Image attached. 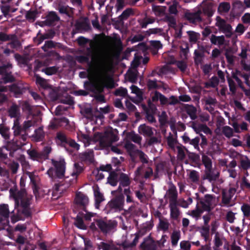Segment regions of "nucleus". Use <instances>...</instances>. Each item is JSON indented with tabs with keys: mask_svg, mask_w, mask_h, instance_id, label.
I'll use <instances>...</instances> for the list:
<instances>
[{
	"mask_svg": "<svg viewBox=\"0 0 250 250\" xmlns=\"http://www.w3.org/2000/svg\"><path fill=\"white\" fill-rule=\"evenodd\" d=\"M12 195L15 200V207L20 206L22 209V214L26 217L32 216L30 205L33 199V196L28 195L25 188H21L17 192L13 193Z\"/></svg>",
	"mask_w": 250,
	"mask_h": 250,
	"instance_id": "obj_1",
	"label": "nucleus"
},
{
	"mask_svg": "<svg viewBox=\"0 0 250 250\" xmlns=\"http://www.w3.org/2000/svg\"><path fill=\"white\" fill-rule=\"evenodd\" d=\"M94 137L95 141L99 142L100 146L103 148L110 146L113 143L119 140L117 134L112 130L105 131L104 133L96 132Z\"/></svg>",
	"mask_w": 250,
	"mask_h": 250,
	"instance_id": "obj_2",
	"label": "nucleus"
},
{
	"mask_svg": "<svg viewBox=\"0 0 250 250\" xmlns=\"http://www.w3.org/2000/svg\"><path fill=\"white\" fill-rule=\"evenodd\" d=\"M51 163L54 168L50 167L47 171V174L48 176L53 178L54 173L59 179H62L64 176L65 171L66 163L64 159H61L60 161H56L54 159L51 160Z\"/></svg>",
	"mask_w": 250,
	"mask_h": 250,
	"instance_id": "obj_3",
	"label": "nucleus"
},
{
	"mask_svg": "<svg viewBox=\"0 0 250 250\" xmlns=\"http://www.w3.org/2000/svg\"><path fill=\"white\" fill-rule=\"evenodd\" d=\"M94 221L98 229L105 234L110 232L117 226V222L115 220L96 219H94Z\"/></svg>",
	"mask_w": 250,
	"mask_h": 250,
	"instance_id": "obj_4",
	"label": "nucleus"
},
{
	"mask_svg": "<svg viewBox=\"0 0 250 250\" xmlns=\"http://www.w3.org/2000/svg\"><path fill=\"white\" fill-rule=\"evenodd\" d=\"M13 65L9 61L6 64L0 65V75L2 76V82L5 84L15 81V78L13 76L11 71Z\"/></svg>",
	"mask_w": 250,
	"mask_h": 250,
	"instance_id": "obj_5",
	"label": "nucleus"
},
{
	"mask_svg": "<svg viewBox=\"0 0 250 250\" xmlns=\"http://www.w3.org/2000/svg\"><path fill=\"white\" fill-rule=\"evenodd\" d=\"M80 52L83 55L76 56L77 61L80 63L90 64V58L93 57L94 53L93 50L91 47H87L85 50H80Z\"/></svg>",
	"mask_w": 250,
	"mask_h": 250,
	"instance_id": "obj_6",
	"label": "nucleus"
},
{
	"mask_svg": "<svg viewBox=\"0 0 250 250\" xmlns=\"http://www.w3.org/2000/svg\"><path fill=\"white\" fill-rule=\"evenodd\" d=\"M217 23L216 25L223 33L226 34L227 38H230L232 35V27L230 24L227 23L225 20L219 16L216 18Z\"/></svg>",
	"mask_w": 250,
	"mask_h": 250,
	"instance_id": "obj_7",
	"label": "nucleus"
},
{
	"mask_svg": "<svg viewBox=\"0 0 250 250\" xmlns=\"http://www.w3.org/2000/svg\"><path fill=\"white\" fill-rule=\"evenodd\" d=\"M60 20V18L55 11H50L47 13L45 16V20L42 21L39 24L41 26L44 25L48 26H53L56 24V22Z\"/></svg>",
	"mask_w": 250,
	"mask_h": 250,
	"instance_id": "obj_8",
	"label": "nucleus"
},
{
	"mask_svg": "<svg viewBox=\"0 0 250 250\" xmlns=\"http://www.w3.org/2000/svg\"><path fill=\"white\" fill-rule=\"evenodd\" d=\"M75 201L78 209L86 211V207L89 203V199L86 195L80 192L77 193Z\"/></svg>",
	"mask_w": 250,
	"mask_h": 250,
	"instance_id": "obj_9",
	"label": "nucleus"
},
{
	"mask_svg": "<svg viewBox=\"0 0 250 250\" xmlns=\"http://www.w3.org/2000/svg\"><path fill=\"white\" fill-rule=\"evenodd\" d=\"M198 10L201 11V14L203 13L209 18L213 16L215 11L213 2L208 0L203 1Z\"/></svg>",
	"mask_w": 250,
	"mask_h": 250,
	"instance_id": "obj_10",
	"label": "nucleus"
},
{
	"mask_svg": "<svg viewBox=\"0 0 250 250\" xmlns=\"http://www.w3.org/2000/svg\"><path fill=\"white\" fill-rule=\"evenodd\" d=\"M201 15V11L198 9L194 12H190L189 11L185 12L184 18L190 23L197 24L200 23L203 21Z\"/></svg>",
	"mask_w": 250,
	"mask_h": 250,
	"instance_id": "obj_11",
	"label": "nucleus"
},
{
	"mask_svg": "<svg viewBox=\"0 0 250 250\" xmlns=\"http://www.w3.org/2000/svg\"><path fill=\"white\" fill-rule=\"evenodd\" d=\"M124 203V196L123 195H120L108 202L107 207L109 208L110 210L114 209L116 210H121L123 208Z\"/></svg>",
	"mask_w": 250,
	"mask_h": 250,
	"instance_id": "obj_12",
	"label": "nucleus"
},
{
	"mask_svg": "<svg viewBox=\"0 0 250 250\" xmlns=\"http://www.w3.org/2000/svg\"><path fill=\"white\" fill-rule=\"evenodd\" d=\"M25 145V143L21 142V141L16 139L15 141L13 140L12 141H8L5 146L10 151L9 155L12 156V154L21 149Z\"/></svg>",
	"mask_w": 250,
	"mask_h": 250,
	"instance_id": "obj_13",
	"label": "nucleus"
},
{
	"mask_svg": "<svg viewBox=\"0 0 250 250\" xmlns=\"http://www.w3.org/2000/svg\"><path fill=\"white\" fill-rule=\"evenodd\" d=\"M140 248L143 250H156L157 244L155 241L150 235L144 238L143 242L140 245Z\"/></svg>",
	"mask_w": 250,
	"mask_h": 250,
	"instance_id": "obj_14",
	"label": "nucleus"
},
{
	"mask_svg": "<svg viewBox=\"0 0 250 250\" xmlns=\"http://www.w3.org/2000/svg\"><path fill=\"white\" fill-rule=\"evenodd\" d=\"M236 189L234 188H230L228 191L226 189H223L222 194V204L228 205L236 192Z\"/></svg>",
	"mask_w": 250,
	"mask_h": 250,
	"instance_id": "obj_15",
	"label": "nucleus"
},
{
	"mask_svg": "<svg viewBox=\"0 0 250 250\" xmlns=\"http://www.w3.org/2000/svg\"><path fill=\"white\" fill-rule=\"evenodd\" d=\"M56 9L61 15H65L69 18L73 17L74 14V8L69 7L68 5H64L59 4Z\"/></svg>",
	"mask_w": 250,
	"mask_h": 250,
	"instance_id": "obj_16",
	"label": "nucleus"
},
{
	"mask_svg": "<svg viewBox=\"0 0 250 250\" xmlns=\"http://www.w3.org/2000/svg\"><path fill=\"white\" fill-rule=\"evenodd\" d=\"M174 200L171 201L169 204V208L170 210V216L173 219H177L179 215L180 212L177 207L176 197L177 195H174Z\"/></svg>",
	"mask_w": 250,
	"mask_h": 250,
	"instance_id": "obj_17",
	"label": "nucleus"
},
{
	"mask_svg": "<svg viewBox=\"0 0 250 250\" xmlns=\"http://www.w3.org/2000/svg\"><path fill=\"white\" fill-rule=\"evenodd\" d=\"M84 87L86 90L90 91L92 92L93 94L95 91L99 92L102 90V89L99 85V83L89 81H87L84 82Z\"/></svg>",
	"mask_w": 250,
	"mask_h": 250,
	"instance_id": "obj_18",
	"label": "nucleus"
},
{
	"mask_svg": "<svg viewBox=\"0 0 250 250\" xmlns=\"http://www.w3.org/2000/svg\"><path fill=\"white\" fill-rule=\"evenodd\" d=\"M138 132L144 136L151 137L153 135L152 127L146 125L145 124L140 125L138 127Z\"/></svg>",
	"mask_w": 250,
	"mask_h": 250,
	"instance_id": "obj_19",
	"label": "nucleus"
},
{
	"mask_svg": "<svg viewBox=\"0 0 250 250\" xmlns=\"http://www.w3.org/2000/svg\"><path fill=\"white\" fill-rule=\"evenodd\" d=\"M76 30L82 32L83 31H87L90 29V24L85 20L83 21H77L75 24Z\"/></svg>",
	"mask_w": 250,
	"mask_h": 250,
	"instance_id": "obj_20",
	"label": "nucleus"
},
{
	"mask_svg": "<svg viewBox=\"0 0 250 250\" xmlns=\"http://www.w3.org/2000/svg\"><path fill=\"white\" fill-rule=\"evenodd\" d=\"M210 41L212 44L221 46L226 44L225 37L223 35L217 36L212 34L210 38Z\"/></svg>",
	"mask_w": 250,
	"mask_h": 250,
	"instance_id": "obj_21",
	"label": "nucleus"
},
{
	"mask_svg": "<svg viewBox=\"0 0 250 250\" xmlns=\"http://www.w3.org/2000/svg\"><path fill=\"white\" fill-rule=\"evenodd\" d=\"M27 152L30 158L33 161L42 162L43 160H44L41 152H38L35 149H29L27 150Z\"/></svg>",
	"mask_w": 250,
	"mask_h": 250,
	"instance_id": "obj_22",
	"label": "nucleus"
},
{
	"mask_svg": "<svg viewBox=\"0 0 250 250\" xmlns=\"http://www.w3.org/2000/svg\"><path fill=\"white\" fill-rule=\"evenodd\" d=\"M219 177V173L217 172V173H214L213 171L212 170V167L208 171V169L205 170V175L204 176L203 179L204 180L207 179L210 182L212 181H216Z\"/></svg>",
	"mask_w": 250,
	"mask_h": 250,
	"instance_id": "obj_23",
	"label": "nucleus"
},
{
	"mask_svg": "<svg viewBox=\"0 0 250 250\" xmlns=\"http://www.w3.org/2000/svg\"><path fill=\"white\" fill-rule=\"evenodd\" d=\"M118 181L120 183V186L123 187H128L131 184V181L128 175L123 172H121L119 174Z\"/></svg>",
	"mask_w": 250,
	"mask_h": 250,
	"instance_id": "obj_24",
	"label": "nucleus"
},
{
	"mask_svg": "<svg viewBox=\"0 0 250 250\" xmlns=\"http://www.w3.org/2000/svg\"><path fill=\"white\" fill-rule=\"evenodd\" d=\"M33 137L36 142H41L43 140L45 137V132L42 126H40L35 130Z\"/></svg>",
	"mask_w": 250,
	"mask_h": 250,
	"instance_id": "obj_25",
	"label": "nucleus"
},
{
	"mask_svg": "<svg viewBox=\"0 0 250 250\" xmlns=\"http://www.w3.org/2000/svg\"><path fill=\"white\" fill-rule=\"evenodd\" d=\"M8 112L11 118L18 119L20 114V108L17 104H13L8 109Z\"/></svg>",
	"mask_w": 250,
	"mask_h": 250,
	"instance_id": "obj_26",
	"label": "nucleus"
},
{
	"mask_svg": "<svg viewBox=\"0 0 250 250\" xmlns=\"http://www.w3.org/2000/svg\"><path fill=\"white\" fill-rule=\"evenodd\" d=\"M94 196L95 208H99L101 203L104 200L103 194L99 190V188H97V189H94Z\"/></svg>",
	"mask_w": 250,
	"mask_h": 250,
	"instance_id": "obj_27",
	"label": "nucleus"
},
{
	"mask_svg": "<svg viewBox=\"0 0 250 250\" xmlns=\"http://www.w3.org/2000/svg\"><path fill=\"white\" fill-rule=\"evenodd\" d=\"M185 109L187 114L189 116L191 120H195L197 118V109L192 105L185 104Z\"/></svg>",
	"mask_w": 250,
	"mask_h": 250,
	"instance_id": "obj_28",
	"label": "nucleus"
},
{
	"mask_svg": "<svg viewBox=\"0 0 250 250\" xmlns=\"http://www.w3.org/2000/svg\"><path fill=\"white\" fill-rule=\"evenodd\" d=\"M199 232L201 236L203 237L205 242L210 241L209 238V226H202L200 228Z\"/></svg>",
	"mask_w": 250,
	"mask_h": 250,
	"instance_id": "obj_29",
	"label": "nucleus"
},
{
	"mask_svg": "<svg viewBox=\"0 0 250 250\" xmlns=\"http://www.w3.org/2000/svg\"><path fill=\"white\" fill-rule=\"evenodd\" d=\"M14 129V135L15 137H18L21 134L23 133V131L22 127L20 125L19 121L18 119H15L14 121V125L13 126Z\"/></svg>",
	"mask_w": 250,
	"mask_h": 250,
	"instance_id": "obj_30",
	"label": "nucleus"
},
{
	"mask_svg": "<svg viewBox=\"0 0 250 250\" xmlns=\"http://www.w3.org/2000/svg\"><path fill=\"white\" fill-rule=\"evenodd\" d=\"M119 180V174L115 171L111 172L108 178V183L112 186H116Z\"/></svg>",
	"mask_w": 250,
	"mask_h": 250,
	"instance_id": "obj_31",
	"label": "nucleus"
},
{
	"mask_svg": "<svg viewBox=\"0 0 250 250\" xmlns=\"http://www.w3.org/2000/svg\"><path fill=\"white\" fill-rule=\"evenodd\" d=\"M238 167L243 170H247L250 168V160L247 156H245L244 158L241 159Z\"/></svg>",
	"mask_w": 250,
	"mask_h": 250,
	"instance_id": "obj_32",
	"label": "nucleus"
},
{
	"mask_svg": "<svg viewBox=\"0 0 250 250\" xmlns=\"http://www.w3.org/2000/svg\"><path fill=\"white\" fill-rule=\"evenodd\" d=\"M99 85L103 88V91H104V88L107 89H112L115 87V82L114 80L112 78H108L107 80L104 81V82L99 83Z\"/></svg>",
	"mask_w": 250,
	"mask_h": 250,
	"instance_id": "obj_33",
	"label": "nucleus"
},
{
	"mask_svg": "<svg viewBox=\"0 0 250 250\" xmlns=\"http://www.w3.org/2000/svg\"><path fill=\"white\" fill-rule=\"evenodd\" d=\"M80 157L83 161L92 163L94 160L93 151H90L88 152H85L81 153L80 155Z\"/></svg>",
	"mask_w": 250,
	"mask_h": 250,
	"instance_id": "obj_34",
	"label": "nucleus"
},
{
	"mask_svg": "<svg viewBox=\"0 0 250 250\" xmlns=\"http://www.w3.org/2000/svg\"><path fill=\"white\" fill-rule=\"evenodd\" d=\"M230 8V5L229 2H221L218 7V12L220 14L228 13Z\"/></svg>",
	"mask_w": 250,
	"mask_h": 250,
	"instance_id": "obj_35",
	"label": "nucleus"
},
{
	"mask_svg": "<svg viewBox=\"0 0 250 250\" xmlns=\"http://www.w3.org/2000/svg\"><path fill=\"white\" fill-rule=\"evenodd\" d=\"M232 49L231 48H227L225 53L227 62L230 65H233L234 63L235 56L232 55Z\"/></svg>",
	"mask_w": 250,
	"mask_h": 250,
	"instance_id": "obj_36",
	"label": "nucleus"
},
{
	"mask_svg": "<svg viewBox=\"0 0 250 250\" xmlns=\"http://www.w3.org/2000/svg\"><path fill=\"white\" fill-rule=\"evenodd\" d=\"M219 83L218 78L215 76H213L211 78L209 82H206L205 83V86L207 88L209 87L215 88L216 87Z\"/></svg>",
	"mask_w": 250,
	"mask_h": 250,
	"instance_id": "obj_37",
	"label": "nucleus"
},
{
	"mask_svg": "<svg viewBox=\"0 0 250 250\" xmlns=\"http://www.w3.org/2000/svg\"><path fill=\"white\" fill-rule=\"evenodd\" d=\"M202 161L206 170L208 169V171L212 167V161L210 158L206 155L203 152L202 153Z\"/></svg>",
	"mask_w": 250,
	"mask_h": 250,
	"instance_id": "obj_38",
	"label": "nucleus"
},
{
	"mask_svg": "<svg viewBox=\"0 0 250 250\" xmlns=\"http://www.w3.org/2000/svg\"><path fill=\"white\" fill-rule=\"evenodd\" d=\"M156 19L152 17L146 16L140 22V25L142 28H146L147 25L152 24L155 21Z\"/></svg>",
	"mask_w": 250,
	"mask_h": 250,
	"instance_id": "obj_39",
	"label": "nucleus"
},
{
	"mask_svg": "<svg viewBox=\"0 0 250 250\" xmlns=\"http://www.w3.org/2000/svg\"><path fill=\"white\" fill-rule=\"evenodd\" d=\"M81 114L87 119H91L93 117L92 109L90 106H84L80 111Z\"/></svg>",
	"mask_w": 250,
	"mask_h": 250,
	"instance_id": "obj_40",
	"label": "nucleus"
},
{
	"mask_svg": "<svg viewBox=\"0 0 250 250\" xmlns=\"http://www.w3.org/2000/svg\"><path fill=\"white\" fill-rule=\"evenodd\" d=\"M56 138L60 142L61 145L64 146L67 144L69 138H67L66 135L62 132L57 133Z\"/></svg>",
	"mask_w": 250,
	"mask_h": 250,
	"instance_id": "obj_41",
	"label": "nucleus"
},
{
	"mask_svg": "<svg viewBox=\"0 0 250 250\" xmlns=\"http://www.w3.org/2000/svg\"><path fill=\"white\" fill-rule=\"evenodd\" d=\"M83 215V213L79 212V214L77 215L75 218V225L77 227L80 229H84L85 228L83 218L81 216Z\"/></svg>",
	"mask_w": 250,
	"mask_h": 250,
	"instance_id": "obj_42",
	"label": "nucleus"
},
{
	"mask_svg": "<svg viewBox=\"0 0 250 250\" xmlns=\"http://www.w3.org/2000/svg\"><path fill=\"white\" fill-rule=\"evenodd\" d=\"M133 11L131 8H127L123 11L121 15L119 16V21L121 22L124 20H126L130 15H133Z\"/></svg>",
	"mask_w": 250,
	"mask_h": 250,
	"instance_id": "obj_43",
	"label": "nucleus"
},
{
	"mask_svg": "<svg viewBox=\"0 0 250 250\" xmlns=\"http://www.w3.org/2000/svg\"><path fill=\"white\" fill-rule=\"evenodd\" d=\"M166 9V7L157 5H153L152 8V11L156 16H162L165 15Z\"/></svg>",
	"mask_w": 250,
	"mask_h": 250,
	"instance_id": "obj_44",
	"label": "nucleus"
},
{
	"mask_svg": "<svg viewBox=\"0 0 250 250\" xmlns=\"http://www.w3.org/2000/svg\"><path fill=\"white\" fill-rule=\"evenodd\" d=\"M36 82L37 84L44 89H47L50 87L46 80L39 75L36 76Z\"/></svg>",
	"mask_w": 250,
	"mask_h": 250,
	"instance_id": "obj_45",
	"label": "nucleus"
},
{
	"mask_svg": "<svg viewBox=\"0 0 250 250\" xmlns=\"http://www.w3.org/2000/svg\"><path fill=\"white\" fill-rule=\"evenodd\" d=\"M102 90L99 92L95 91L91 96L93 97L96 101L100 103H105V99L104 96L102 94L104 92L103 88L101 87Z\"/></svg>",
	"mask_w": 250,
	"mask_h": 250,
	"instance_id": "obj_46",
	"label": "nucleus"
},
{
	"mask_svg": "<svg viewBox=\"0 0 250 250\" xmlns=\"http://www.w3.org/2000/svg\"><path fill=\"white\" fill-rule=\"evenodd\" d=\"M83 170L82 166L78 163H75L74 165V170L71 175L73 177H75L76 179L77 176L82 173Z\"/></svg>",
	"mask_w": 250,
	"mask_h": 250,
	"instance_id": "obj_47",
	"label": "nucleus"
},
{
	"mask_svg": "<svg viewBox=\"0 0 250 250\" xmlns=\"http://www.w3.org/2000/svg\"><path fill=\"white\" fill-rule=\"evenodd\" d=\"M180 237L181 234L179 231H173L171 235V244L172 246L175 247L177 245Z\"/></svg>",
	"mask_w": 250,
	"mask_h": 250,
	"instance_id": "obj_48",
	"label": "nucleus"
},
{
	"mask_svg": "<svg viewBox=\"0 0 250 250\" xmlns=\"http://www.w3.org/2000/svg\"><path fill=\"white\" fill-rule=\"evenodd\" d=\"M222 133L227 138H230L233 135V129L230 126L226 125L222 127Z\"/></svg>",
	"mask_w": 250,
	"mask_h": 250,
	"instance_id": "obj_49",
	"label": "nucleus"
},
{
	"mask_svg": "<svg viewBox=\"0 0 250 250\" xmlns=\"http://www.w3.org/2000/svg\"><path fill=\"white\" fill-rule=\"evenodd\" d=\"M0 215L5 218H8L9 217V210L8 205H0Z\"/></svg>",
	"mask_w": 250,
	"mask_h": 250,
	"instance_id": "obj_50",
	"label": "nucleus"
},
{
	"mask_svg": "<svg viewBox=\"0 0 250 250\" xmlns=\"http://www.w3.org/2000/svg\"><path fill=\"white\" fill-rule=\"evenodd\" d=\"M189 159L195 165H199L200 163V157L198 154L195 153H189L188 154Z\"/></svg>",
	"mask_w": 250,
	"mask_h": 250,
	"instance_id": "obj_51",
	"label": "nucleus"
},
{
	"mask_svg": "<svg viewBox=\"0 0 250 250\" xmlns=\"http://www.w3.org/2000/svg\"><path fill=\"white\" fill-rule=\"evenodd\" d=\"M189 178L192 183H197L200 179L199 172L195 170H191L189 174Z\"/></svg>",
	"mask_w": 250,
	"mask_h": 250,
	"instance_id": "obj_52",
	"label": "nucleus"
},
{
	"mask_svg": "<svg viewBox=\"0 0 250 250\" xmlns=\"http://www.w3.org/2000/svg\"><path fill=\"white\" fill-rule=\"evenodd\" d=\"M60 102L69 105H72L74 104L73 98L68 94L65 97H61Z\"/></svg>",
	"mask_w": 250,
	"mask_h": 250,
	"instance_id": "obj_53",
	"label": "nucleus"
},
{
	"mask_svg": "<svg viewBox=\"0 0 250 250\" xmlns=\"http://www.w3.org/2000/svg\"><path fill=\"white\" fill-rule=\"evenodd\" d=\"M228 75L227 76V79L229 88V90L232 94H234L236 92V86L234 81L229 76V75L227 73Z\"/></svg>",
	"mask_w": 250,
	"mask_h": 250,
	"instance_id": "obj_54",
	"label": "nucleus"
},
{
	"mask_svg": "<svg viewBox=\"0 0 250 250\" xmlns=\"http://www.w3.org/2000/svg\"><path fill=\"white\" fill-rule=\"evenodd\" d=\"M197 205L199 206L200 210H202V212L204 211H210L212 209L211 207L207 205V204L203 200H201L199 202L197 203Z\"/></svg>",
	"mask_w": 250,
	"mask_h": 250,
	"instance_id": "obj_55",
	"label": "nucleus"
},
{
	"mask_svg": "<svg viewBox=\"0 0 250 250\" xmlns=\"http://www.w3.org/2000/svg\"><path fill=\"white\" fill-rule=\"evenodd\" d=\"M176 148L178 151L177 157L179 160H183L186 157L184 149L185 147L181 145L176 146Z\"/></svg>",
	"mask_w": 250,
	"mask_h": 250,
	"instance_id": "obj_56",
	"label": "nucleus"
},
{
	"mask_svg": "<svg viewBox=\"0 0 250 250\" xmlns=\"http://www.w3.org/2000/svg\"><path fill=\"white\" fill-rule=\"evenodd\" d=\"M165 21L168 23V26L171 27H175L176 25V21L175 18L169 15H166L165 17Z\"/></svg>",
	"mask_w": 250,
	"mask_h": 250,
	"instance_id": "obj_57",
	"label": "nucleus"
},
{
	"mask_svg": "<svg viewBox=\"0 0 250 250\" xmlns=\"http://www.w3.org/2000/svg\"><path fill=\"white\" fill-rule=\"evenodd\" d=\"M55 34V33L54 31H51L49 33L42 35L40 37H39L38 44L41 43L45 39L52 38L54 36Z\"/></svg>",
	"mask_w": 250,
	"mask_h": 250,
	"instance_id": "obj_58",
	"label": "nucleus"
},
{
	"mask_svg": "<svg viewBox=\"0 0 250 250\" xmlns=\"http://www.w3.org/2000/svg\"><path fill=\"white\" fill-rule=\"evenodd\" d=\"M14 38H16V35L15 34L7 35L3 32H0V41L1 42L10 41Z\"/></svg>",
	"mask_w": 250,
	"mask_h": 250,
	"instance_id": "obj_59",
	"label": "nucleus"
},
{
	"mask_svg": "<svg viewBox=\"0 0 250 250\" xmlns=\"http://www.w3.org/2000/svg\"><path fill=\"white\" fill-rule=\"evenodd\" d=\"M214 242V246L213 247V250H218V248L223 245V242L220 238L219 233H216V235H215Z\"/></svg>",
	"mask_w": 250,
	"mask_h": 250,
	"instance_id": "obj_60",
	"label": "nucleus"
},
{
	"mask_svg": "<svg viewBox=\"0 0 250 250\" xmlns=\"http://www.w3.org/2000/svg\"><path fill=\"white\" fill-rule=\"evenodd\" d=\"M143 108L145 111V112L148 111L149 113L153 114H155L156 110H157L155 105L151 103L150 100L148 101V107H147L146 105H144Z\"/></svg>",
	"mask_w": 250,
	"mask_h": 250,
	"instance_id": "obj_61",
	"label": "nucleus"
},
{
	"mask_svg": "<svg viewBox=\"0 0 250 250\" xmlns=\"http://www.w3.org/2000/svg\"><path fill=\"white\" fill-rule=\"evenodd\" d=\"M114 94L116 96L125 97L127 94V90L125 88L120 87L115 90Z\"/></svg>",
	"mask_w": 250,
	"mask_h": 250,
	"instance_id": "obj_62",
	"label": "nucleus"
},
{
	"mask_svg": "<svg viewBox=\"0 0 250 250\" xmlns=\"http://www.w3.org/2000/svg\"><path fill=\"white\" fill-rule=\"evenodd\" d=\"M202 213V210H200L199 206L197 205L196 208L191 210L189 214L193 218H198L200 217Z\"/></svg>",
	"mask_w": 250,
	"mask_h": 250,
	"instance_id": "obj_63",
	"label": "nucleus"
},
{
	"mask_svg": "<svg viewBox=\"0 0 250 250\" xmlns=\"http://www.w3.org/2000/svg\"><path fill=\"white\" fill-rule=\"evenodd\" d=\"M22 109L23 111L27 112L29 115H32V106L27 101H25L22 104Z\"/></svg>",
	"mask_w": 250,
	"mask_h": 250,
	"instance_id": "obj_64",
	"label": "nucleus"
}]
</instances>
